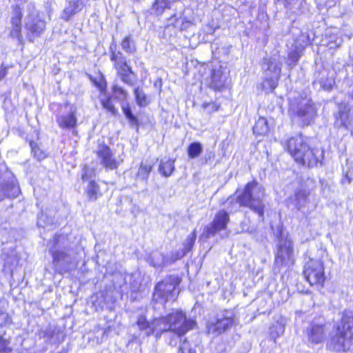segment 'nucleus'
<instances>
[{
	"label": "nucleus",
	"mask_w": 353,
	"mask_h": 353,
	"mask_svg": "<svg viewBox=\"0 0 353 353\" xmlns=\"http://www.w3.org/2000/svg\"><path fill=\"white\" fill-rule=\"evenodd\" d=\"M281 144L294 162L300 167L310 169L316 167L323 161V152L313 147L308 138L302 133L290 136Z\"/></svg>",
	"instance_id": "f257e3e1"
},
{
	"label": "nucleus",
	"mask_w": 353,
	"mask_h": 353,
	"mask_svg": "<svg viewBox=\"0 0 353 353\" xmlns=\"http://www.w3.org/2000/svg\"><path fill=\"white\" fill-rule=\"evenodd\" d=\"M353 344V312L344 310L326 341V347L334 352H347Z\"/></svg>",
	"instance_id": "f03ea898"
},
{
	"label": "nucleus",
	"mask_w": 353,
	"mask_h": 353,
	"mask_svg": "<svg viewBox=\"0 0 353 353\" xmlns=\"http://www.w3.org/2000/svg\"><path fill=\"white\" fill-rule=\"evenodd\" d=\"M288 113L290 119H297L302 128L313 124L318 117V108L312 99L307 96L295 98L289 103Z\"/></svg>",
	"instance_id": "7ed1b4c3"
},
{
	"label": "nucleus",
	"mask_w": 353,
	"mask_h": 353,
	"mask_svg": "<svg viewBox=\"0 0 353 353\" xmlns=\"http://www.w3.org/2000/svg\"><path fill=\"white\" fill-rule=\"evenodd\" d=\"M154 323L156 325L157 335L170 331L178 336L185 334L196 324L194 321L187 319L181 310H176L166 316L156 319Z\"/></svg>",
	"instance_id": "20e7f679"
},
{
	"label": "nucleus",
	"mask_w": 353,
	"mask_h": 353,
	"mask_svg": "<svg viewBox=\"0 0 353 353\" xmlns=\"http://www.w3.org/2000/svg\"><path fill=\"white\" fill-rule=\"evenodd\" d=\"M64 237L55 235L50 253L52 256L53 264L56 272L63 274L70 272L75 268L73 250L67 246H63Z\"/></svg>",
	"instance_id": "39448f33"
},
{
	"label": "nucleus",
	"mask_w": 353,
	"mask_h": 353,
	"mask_svg": "<svg viewBox=\"0 0 353 353\" xmlns=\"http://www.w3.org/2000/svg\"><path fill=\"white\" fill-rule=\"evenodd\" d=\"M265 189L255 179L248 183L244 187V206L250 208L259 216L263 217L265 205L263 197Z\"/></svg>",
	"instance_id": "423d86ee"
},
{
	"label": "nucleus",
	"mask_w": 353,
	"mask_h": 353,
	"mask_svg": "<svg viewBox=\"0 0 353 353\" xmlns=\"http://www.w3.org/2000/svg\"><path fill=\"white\" fill-rule=\"evenodd\" d=\"M302 274L310 286L324 287L326 276L324 263L321 259L310 258L303 265Z\"/></svg>",
	"instance_id": "0eeeda50"
},
{
	"label": "nucleus",
	"mask_w": 353,
	"mask_h": 353,
	"mask_svg": "<svg viewBox=\"0 0 353 353\" xmlns=\"http://www.w3.org/2000/svg\"><path fill=\"white\" fill-rule=\"evenodd\" d=\"M180 282L181 279L178 276L170 275L166 277L156 285L153 299L162 303L169 301H174L179 294L176 288Z\"/></svg>",
	"instance_id": "6e6552de"
},
{
	"label": "nucleus",
	"mask_w": 353,
	"mask_h": 353,
	"mask_svg": "<svg viewBox=\"0 0 353 353\" xmlns=\"http://www.w3.org/2000/svg\"><path fill=\"white\" fill-rule=\"evenodd\" d=\"M28 16L25 23L26 37L29 41L34 42L36 38L41 36L46 29V21L43 20L34 3H28Z\"/></svg>",
	"instance_id": "1a4fd4ad"
},
{
	"label": "nucleus",
	"mask_w": 353,
	"mask_h": 353,
	"mask_svg": "<svg viewBox=\"0 0 353 353\" xmlns=\"http://www.w3.org/2000/svg\"><path fill=\"white\" fill-rule=\"evenodd\" d=\"M295 261L293 241L288 238L281 239L274 254V265L279 269L290 268L294 265Z\"/></svg>",
	"instance_id": "9d476101"
},
{
	"label": "nucleus",
	"mask_w": 353,
	"mask_h": 353,
	"mask_svg": "<svg viewBox=\"0 0 353 353\" xmlns=\"http://www.w3.org/2000/svg\"><path fill=\"white\" fill-rule=\"evenodd\" d=\"M294 43L288 54L287 63L290 68L294 67L303 56L305 48L312 44V40L307 32L297 30V33H293Z\"/></svg>",
	"instance_id": "9b49d317"
},
{
	"label": "nucleus",
	"mask_w": 353,
	"mask_h": 353,
	"mask_svg": "<svg viewBox=\"0 0 353 353\" xmlns=\"http://www.w3.org/2000/svg\"><path fill=\"white\" fill-rule=\"evenodd\" d=\"M110 59L121 79L128 86H133L136 81L132 68L128 65L126 57L120 51H116L110 46Z\"/></svg>",
	"instance_id": "f8f14e48"
},
{
	"label": "nucleus",
	"mask_w": 353,
	"mask_h": 353,
	"mask_svg": "<svg viewBox=\"0 0 353 353\" xmlns=\"http://www.w3.org/2000/svg\"><path fill=\"white\" fill-rule=\"evenodd\" d=\"M228 212L225 210L219 211L212 222L207 225L200 236V240L205 241L206 239L214 236L217 233L225 230L229 221Z\"/></svg>",
	"instance_id": "ddd939ff"
},
{
	"label": "nucleus",
	"mask_w": 353,
	"mask_h": 353,
	"mask_svg": "<svg viewBox=\"0 0 353 353\" xmlns=\"http://www.w3.org/2000/svg\"><path fill=\"white\" fill-rule=\"evenodd\" d=\"M28 3H33L28 1H19L15 5L12 6V15L10 18L11 30L10 35L12 38H17L19 41H21L23 37L21 34V19L23 17L22 12L27 11Z\"/></svg>",
	"instance_id": "4468645a"
},
{
	"label": "nucleus",
	"mask_w": 353,
	"mask_h": 353,
	"mask_svg": "<svg viewBox=\"0 0 353 353\" xmlns=\"http://www.w3.org/2000/svg\"><path fill=\"white\" fill-rule=\"evenodd\" d=\"M19 193L20 189L14 176L8 170L0 173V201L5 198H15Z\"/></svg>",
	"instance_id": "2eb2a0df"
},
{
	"label": "nucleus",
	"mask_w": 353,
	"mask_h": 353,
	"mask_svg": "<svg viewBox=\"0 0 353 353\" xmlns=\"http://www.w3.org/2000/svg\"><path fill=\"white\" fill-rule=\"evenodd\" d=\"M235 324V317L232 311L225 310L217 316L216 322L210 323L208 327V333L218 336Z\"/></svg>",
	"instance_id": "dca6fc26"
},
{
	"label": "nucleus",
	"mask_w": 353,
	"mask_h": 353,
	"mask_svg": "<svg viewBox=\"0 0 353 353\" xmlns=\"http://www.w3.org/2000/svg\"><path fill=\"white\" fill-rule=\"evenodd\" d=\"M304 333L308 344L311 345L321 344L325 341L327 336L325 324L311 322Z\"/></svg>",
	"instance_id": "f3484780"
},
{
	"label": "nucleus",
	"mask_w": 353,
	"mask_h": 353,
	"mask_svg": "<svg viewBox=\"0 0 353 353\" xmlns=\"http://www.w3.org/2000/svg\"><path fill=\"white\" fill-rule=\"evenodd\" d=\"M96 152L100 163L106 169L116 170L122 162L115 157L110 147L104 143L99 144Z\"/></svg>",
	"instance_id": "a211bd4d"
},
{
	"label": "nucleus",
	"mask_w": 353,
	"mask_h": 353,
	"mask_svg": "<svg viewBox=\"0 0 353 353\" xmlns=\"http://www.w3.org/2000/svg\"><path fill=\"white\" fill-rule=\"evenodd\" d=\"M282 63L276 58H271L263 64V68L265 71L267 79L270 78L271 83L270 88H276L277 87V81L279 80L281 72Z\"/></svg>",
	"instance_id": "6ab92c4d"
},
{
	"label": "nucleus",
	"mask_w": 353,
	"mask_h": 353,
	"mask_svg": "<svg viewBox=\"0 0 353 353\" xmlns=\"http://www.w3.org/2000/svg\"><path fill=\"white\" fill-rule=\"evenodd\" d=\"M66 114L58 115L57 122L61 128H72L77 125V108L74 105L66 103L62 107Z\"/></svg>",
	"instance_id": "aec40b11"
},
{
	"label": "nucleus",
	"mask_w": 353,
	"mask_h": 353,
	"mask_svg": "<svg viewBox=\"0 0 353 353\" xmlns=\"http://www.w3.org/2000/svg\"><path fill=\"white\" fill-rule=\"evenodd\" d=\"M85 6L83 0H71L68 5L63 10L61 18L65 21H68L70 18L76 13L80 12Z\"/></svg>",
	"instance_id": "412c9836"
},
{
	"label": "nucleus",
	"mask_w": 353,
	"mask_h": 353,
	"mask_svg": "<svg viewBox=\"0 0 353 353\" xmlns=\"http://www.w3.org/2000/svg\"><path fill=\"white\" fill-rule=\"evenodd\" d=\"M85 192L90 201H97L103 194L100 185L92 180L88 184Z\"/></svg>",
	"instance_id": "4be33fe9"
},
{
	"label": "nucleus",
	"mask_w": 353,
	"mask_h": 353,
	"mask_svg": "<svg viewBox=\"0 0 353 353\" xmlns=\"http://www.w3.org/2000/svg\"><path fill=\"white\" fill-rule=\"evenodd\" d=\"M226 204L229 205L228 209L230 212L240 210L243 206V191L236 190L233 196L227 199Z\"/></svg>",
	"instance_id": "5701e85b"
},
{
	"label": "nucleus",
	"mask_w": 353,
	"mask_h": 353,
	"mask_svg": "<svg viewBox=\"0 0 353 353\" xmlns=\"http://www.w3.org/2000/svg\"><path fill=\"white\" fill-rule=\"evenodd\" d=\"M252 130L257 137H263L268 134L270 129L267 119L265 117H259L255 122Z\"/></svg>",
	"instance_id": "b1692460"
},
{
	"label": "nucleus",
	"mask_w": 353,
	"mask_h": 353,
	"mask_svg": "<svg viewBox=\"0 0 353 353\" xmlns=\"http://www.w3.org/2000/svg\"><path fill=\"white\" fill-rule=\"evenodd\" d=\"M350 108L343 105L339 108V110L336 115V119L340 122L341 126L347 127L350 121Z\"/></svg>",
	"instance_id": "393cba45"
},
{
	"label": "nucleus",
	"mask_w": 353,
	"mask_h": 353,
	"mask_svg": "<svg viewBox=\"0 0 353 353\" xmlns=\"http://www.w3.org/2000/svg\"><path fill=\"white\" fill-rule=\"evenodd\" d=\"M171 262L162 253L155 252L151 256V263L155 268L167 265Z\"/></svg>",
	"instance_id": "a878e982"
},
{
	"label": "nucleus",
	"mask_w": 353,
	"mask_h": 353,
	"mask_svg": "<svg viewBox=\"0 0 353 353\" xmlns=\"http://www.w3.org/2000/svg\"><path fill=\"white\" fill-rule=\"evenodd\" d=\"M196 238V234L194 231L188 236L184 243V250H182L181 253L178 254L177 256L173 260L174 261L182 258L188 252L191 250L194 244Z\"/></svg>",
	"instance_id": "bb28decb"
},
{
	"label": "nucleus",
	"mask_w": 353,
	"mask_h": 353,
	"mask_svg": "<svg viewBox=\"0 0 353 353\" xmlns=\"http://www.w3.org/2000/svg\"><path fill=\"white\" fill-rule=\"evenodd\" d=\"M323 46H326L330 49H336L341 46L342 39L337 37L336 35L327 36V34L325 35V38L322 40Z\"/></svg>",
	"instance_id": "cd10ccee"
},
{
	"label": "nucleus",
	"mask_w": 353,
	"mask_h": 353,
	"mask_svg": "<svg viewBox=\"0 0 353 353\" xmlns=\"http://www.w3.org/2000/svg\"><path fill=\"white\" fill-rule=\"evenodd\" d=\"M87 76L97 88H106V81L101 72H95L94 74H87Z\"/></svg>",
	"instance_id": "c85d7f7f"
},
{
	"label": "nucleus",
	"mask_w": 353,
	"mask_h": 353,
	"mask_svg": "<svg viewBox=\"0 0 353 353\" xmlns=\"http://www.w3.org/2000/svg\"><path fill=\"white\" fill-rule=\"evenodd\" d=\"M174 160L168 159L165 161H161V163L159 165V172L164 176H170L172 173L173 172L174 170Z\"/></svg>",
	"instance_id": "c756f323"
},
{
	"label": "nucleus",
	"mask_w": 353,
	"mask_h": 353,
	"mask_svg": "<svg viewBox=\"0 0 353 353\" xmlns=\"http://www.w3.org/2000/svg\"><path fill=\"white\" fill-rule=\"evenodd\" d=\"M101 101L103 105V107L105 108L108 111L110 112L112 114L115 115L117 113V109L114 108V105L112 103V99L110 97H108L106 99L103 98V96H105L106 90H101Z\"/></svg>",
	"instance_id": "7c9ffc66"
},
{
	"label": "nucleus",
	"mask_w": 353,
	"mask_h": 353,
	"mask_svg": "<svg viewBox=\"0 0 353 353\" xmlns=\"http://www.w3.org/2000/svg\"><path fill=\"white\" fill-rule=\"evenodd\" d=\"M203 151V146L199 142H194L190 144L188 148V157L190 159L198 157Z\"/></svg>",
	"instance_id": "2f4dec72"
},
{
	"label": "nucleus",
	"mask_w": 353,
	"mask_h": 353,
	"mask_svg": "<svg viewBox=\"0 0 353 353\" xmlns=\"http://www.w3.org/2000/svg\"><path fill=\"white\" fill-rule=\"evenodd\" d=\"M137 325L139 327L141 330H148L149 331H147V334H150L151 333H153L154 331L157 332L156 329V325L154 323V321L150 324L145 319L144 316H140L137 320Z\"/></svg>",
	"instance_id": "473e14b6"
},
{
	"label": "nucleus",
	"mask_w": 353,
	"mask_h": 353,
	"mask_svg": "<svg viewBox=\"0 0 353 353\" xmlns=\"http://www.w3.org/2000/svg\"><path fill=\"white\" fill-rule=\"evenodd\" d=\"M121 47L128 54H132L136 51V46L131 36L125 37L122 42Z\"/></svg>",
	"instance_id": "72a5a7b5"
},
{
	"label": "nucleus",
	"mask_w": 353,
	"mask_h": 353,
	"mask_svg": "<svg viewBox=\"0 0 353 353\" xmlns=\"http://www.w3.org/2000/svg\"><path fill=\"white\" fill-rule=\"evenodd\" d=\"M122 110L125 117L129 122L133 125H137L139 121L138 119L132 114L130 107L128 103H123L122 105Z\"/></svg>",
	"instance_id": "f704fd0d"
},
{
	"label": "nucleus",
	"mask_w": 353,
	"mask_h": 353,
	"mask_svg": "<svg viewBox=\"0 0 353 353\" xmlns=\"http://www.w3.org/2000/svg\"><path fill=\"white\" fill-rule=\"evenodd\" d=\"M137 102L140 106H145L150 102L149 97L143 92V90H134Z\"/></svg>",
	"instance_id": "c9c22d12"
},
{
	"label": "nucleus",
	"mask_w": 353,
	"mask_h": 353,
	"mask_svg": "<svg viewBox=\"0 0 353 353\" xmlns=\"http://www.w3.org/2000/svg\"><path fill=\"white\" fill-rule=\"evenodd\" d=\"M177 1L178 0H155L153 3V9L155 10L157 13H161L164 8H167L169 4Z\"/></svg>",
	"instance_id": "e433bc0d"
},
{
	"label": "nucleus",
	"mask_w": 353,
	"mask_h": 353,
	"mask_svg": "<svg viewBox=\"0 0 353 353\" xmlns=\"http://www.w3.org/2000/svg\"><path fill=\"white\" fill-rule=\"evenodd\" d=\"M211 78L213 84L212 88H221L222 83H223L221 72L220 70L213 71Z\"/></svg>",
	"instance_id": "4c0bfd02"
},
{
	"label": "nucleus",
	"mask_w": 353,
	"mask_h": 353,
	"mask_svg": "<svg viewBox=\"0 0 353 353\" xmlns=\"http://www.w3.org/2000/svg\"><path fill=\"white\" fill-rule=\"evenodd\" d=\"M152 166L150 164L141 163L137 172V176L143 180L147 179Z\"/></svg>",
	"instance_id": "58836bf2"
},
{
	"label": "nucleus",
	"mask_w": 353,
	"mask_h": 353,
	"mask_svg": "<svg viewBox=\"0 0 353 353\" xmlns=\"http://www.w3.org/2000/svg\"><path fill=\"white\" fill-rule=\"evenodd\" d=\"M283 327L279 323L273 324L270 327V336L274 341L280 336L283 332Z\"/></svg>",
	"instance_id": "ea45409f"
},
{
	"label": "nucleus",
	"mask_w": 353,
	"mask_h": 353,
	"mask_svg": "<svg viewBox=\"0 0 353 353\" xmlns=\"http://www.w3.org/2000/svg\"><path fill=\"white\" fill-rule=\"evenodd\" d=\"M178 353H196V350L192 348L190 343L185 339L179 347Z\"/></svg>",
	"instance_id": "a19ab883"
},
{
	"label": "nucleus",
	"mask_w": 353,
	"mask_h": 353,
	"mask_svg": "<svg viewBox=\"0 0 353 353\" xmlns=\"http://www.w3.org/2000/svg\"><path fill=\"white\" fill-rule=\"evenodd\" d=\"M202 108L207 112V113L212 114L219 110L220 104L216 102H205L202 104Z\"/></svg>",
	"instance_id": "79ce46f5"
},
{
	"label": "nucleus",
	"mask_w": 353,
	"mask_h": 353,
	"mask_svg": "<svg viewBox=\"0 0 353 353\" xmlns=\"http://www.w3.org/2000/svg\"><path fill=\"white\" fill-rule=\"evenodd\" d=\"M30 146L32 149V152L34 154V156L37 159L41 160L46 157L45 153L39 149L36 143L30 141Z\"/></svg>",
	"instance_id": "37998d69"
},
{
	"label": "nucleus",
	"mask_w": 353,
	"mask_h": 353,
	"mask_svg": "<svg viewBox=\"0 0 353 353\" xmlns=\"http://www.w3.org/2000/svg\"><path fill=\"white\" fill-rule=\"evenodd\" d=\"M10 341L0 336V353H10L12 348L10 347Z\"/></svg>",
	"instance_id": "c03bdc74"
},
{
	"label": "nucleus",
	"mask_w": 353,
	"mask_h": 353,
	"mask_svg": "<svg viewBox=\"0 0 353 353\" xmlns=\"http://www.w3.org/2000/svg\"><path fill=\"white\" fill-rule=\"evenodd\" d=\"M310 192L305 190H298L294 192V199L299 204L301 201H306L308 199Z\"/></svg>",
	"instance_id": "a18cd8bd"
},
{
	"label": "nucleus",
	"mask_w": 353,
	"mask_h": 353,
	"mask_svg": "<svg viewBox=\"0 0 353 353\" xmlns=\"http://www.w3.org/2000/svg\"><path fill=\"white\" fill-rule=\"evenodd\" d=\"M284 6L286 9L292 10L295 8L296 5L300 0H276Z\"/></svg>",
	"instance_id": "49530a36"
},
{
	"label": "nucleus",
	"mask_w": 353,
	"mask_h": 353,
	"mask_svg": "<svg viewBox=\"0 0 353 353\" xmlns=\"http://www.w3.org/2000/svg\"><path fill=\"white\" fill-rule=\"evenodd\" d=\"M11 319L8 313L0 312V326L7 325L10 324Z\"/></svg>",
	"instance_id": "de8ad7c7"
},
{
	"label": "nucleus",
	"mask_w": 353,
	"mask_h": 353,
	"mask_svg": "<svg viewBox=\"0 0 353 353\" xmlns=\"http://www.w3.org/2000/svg\"><path fill=\"white\" fill-rule=\"evenodd\" d=\"M93 171L88 167L85 166L83 170L81 179L83 181L90 179L92 176Z\"/></svg>",
	"instance_id": "09e8293b"
},
{
	"label": "nucleus",
	"mask_w": 353,
	"mask_h": 353,
	"mask_svg": "<svg viewBox=\"0 0 353 353\" xmlns=\"http://www.w3.org/2000/svg\"><path fill=\"white\" fill-rule=\"evenodd\" d=\"M179 19V13L178 14H174L173 15H172L170 17H169L168 19V25H167V28H170V27H174V23H176V20Z\"/></svg>",
	"instance_id": "8fccbe9b"
},
{
	"label": "nucleus",
	"mask_w": 353,
	"mask_h": 353,
	"mask_svg": "<svg viewBox=\"0 0 353 353\" xmlns=\"http://www.w3.org/2000/svg\"><path fill=\"white\" fill-rule=\"evenodd\" d=\"M184 19L185 18L182 17V14L179 13V19L176 20V23H174V28L181 31Z\"/></svg>",
	"instance_id": "3c124183"
},
{
	"label": "nucleus",
	"mask_w": 353,
	"mask_h": 353,
	"mask_svg": "<svg viewBox=\"0 0 353 353\" xmlns=\"http://www.w3.org/2000/svg\"><path fill=\"white\" fill-rule=\"evenodd\" d=\"M193 26V23L190 20H187L185 18L183 22V26L181 29V31H186L190 29Z\"/></svg>",
	"instance_id": "603ef678"
},
{
	"label": "nucleus",
	"mask_w": 353,
	"mask_h": 353,
	"mask_svg": "<svg viewBox=\"0 0 353 353\" xmlns=\"http://www.w3.org/2000/svg\"><path fill=\"white\" fill-rule=\"evenodd\" d=\"M154 87L156 88H161L162 87V79L157 77L154 80Z\"/></svg>",
	"instance_id": "864d4df0"
},
{
	"label": "nucleus",
	"mask_w": 353,
	"mask_h": 353,
	"mask_svg": "<svg viewBox=\"0 0 353 353\" xmlns=\"http://www.w3.org/2000/svg\"><path fill=\"white\" fill-rule=\"evenodd\" d=\"M7 71L6 68L5 67H0V81L2 80L6 75Z\"/></svg>",
	"instance_id": "5fc2aeb1"
},
{
	"label": "nucleus",
	"mask_w": 353,
	"mask_h": 353,
	"mask_svg": "<svg viewBox=\"0 0 353 353\" xmlns=\"http://www.w3.org/2000/svg\"><path fill=\"white\" fill-rule=\"evenodd\" d=\"M320 87H321L320 88H323V89L332 88V84H331V83H329V84L327 85L326 83L320 82Z\"/></svg>",
	"instance_id": "6e6d98bb"
},
{
	"label": "nucleus",
	"mask_w": 353,
	"mask_h": 353,
	"mask_svg": "<svg viewBox=\"0 0 353 353\" xmlns=\"http://www.w3.org/2000/svg\"><path fill=\"white\" fill-rule=\"evenodd\" d=\"M208 30H206L207 34H213L214 32V28H213L212 26H207Z\"/></svg>",
	"instance_id": "4d7b16f0"
},
{
	"label": "nucleus",
	"mask_w": 353,
	"mask_h": 353,
	"mask_svg": "<svg viewBox=\"0 0 353 353\" xmlns=\"http://www.w3.org/2000/svg\"><path fill=\"white\" fill-rule=\"evenodd\" d=\"M45 336L47 337L48 339H52V336H53V332L49 330V331H46V333L45 334Z\"/></svg>",
	"instance_id": "13d9d810"
},
{
	"label": "nucleus",
	"mask_w": 353,
	"mask_h": 353,
	"mask_svg": "<svg viewBox=\"0 0 353 353\" xmlns=\"http://www.w3.org/2000/svg\"><path fill=\"white\" fill-rule=\"evenodd\" d=\"M112 88L117 89V88H120L117 87V86H114Z\"/></svg>",
	"instance_id": "bf43d9fd"
},
{
	"label": "nucleus",
	"mask_w": 353,
	"mask_h": 353,
	"mask_svg": "<svg viewBox=\"0 0 353 353\" xmlns=\"http://www.w3.org/2000/svg\"><path fill=\"white\" fill-rule=\"evenodd\" d=\"M314 84L315 86L316 85V81H314Z\"/></svg>",
	"instance_id": "052dcab7"
},
{
	"label": "nucleus",
	"mask_w": 353,
	"mask_h": 353,
	"mask_svg": "<svg viewBox=\"0 0 353 353\" xmlns=\"http://www.w3.org/2000/svg\"><path fill=\"white\" fill-rule=\"evenodd\" d=\"M114 90L115 91L116 90ZM119 90V91H121L122 92H123V90H122V89H120V90Z\"/></svg>",
	"instance_id": "680f3d73"
}]
</instances>
